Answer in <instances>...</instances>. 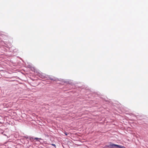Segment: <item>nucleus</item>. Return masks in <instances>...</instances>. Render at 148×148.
Returning <instances> with one entry per match:
<instances>
[{
	"instance_id": "39448f33",
	"label": "nucleus",
	"mask_w": 148,
	"mask_h": 148,
	"mask_svg": "<svg viewBox=\"0 0 148 148\" xmlns=\"http://www.w3.org/2000/svg\"><path fill=\"white\" fill-rule=\"evenodd\" d=\"M118 148H125L124 146H121L119 145V147H118Z\"/></svg>"
},
{
	"instance_id": "20e7f679",
	"label": "nucleus",
	"mask_w": 148,
	"mask_h": 148,
	"mask_svg": "<svg viewBox=\"0 0 148 148\" xmlns=\"http://www.w3.org/2000/svg\"><path fill=\"white\" fill-rule=\"evenodd\" d=\"M34 140H42V139L41 138H34Z\"/></svg>"
},
{
	"instance_id": "f03ea898",
	"label": "nucleus",
	"mask_w": 148,
	"mask_h": 148,
	"mask_svg": "<svg viewBox=\"0 0 148 148\" xmlns=\"http://www.w3.org/2000/svg\"><path fill=\"white\" fill-rule=\"evenodd\" d=\"M40 77L42 78H44L47 77V75L44 74H41L40 75Z\"/></svg>"
},
{
	"instance_id": "1a4fd4ad",
	"label": "nucleus",
	"mask_w": 148,
	"mask_h": 148,
	"mask_svg": "<svg viewBox=\"0 0 148 148\" xmlns=\"http://www.w3.org/2000/svg\"><path fill=\"white\" fill-rule=\"evenodd\" d=\"M65 134L66 135H67V134L66 133H65Z\"/></svg>"
},
{
	"instance_id": "6e6552de",
	"label": "nucleus",
	"mask_w": 148,
	"mask_h": 148,
	"mask_svg": "<svg viewBox=\"0 0 148 148\" xmlns=\"http://www.w3.org/2000/svg\"><path fill=\"white\" fill-rule=\"evenodd\" d=\"M51 145H53V146H54L55 147H56V145L55 144H51Z\"/></svg>"
},
{
	"instance_id": "423d86ee",
	"label": "nucleus",
	"mask_w": 148,
	"mask_h": 148,
	"mask_svg": "<svg viewBox=\"0 0 148 148\" xmlns=\"http://www.w3.org/2000/svg\"><path fill=\"white\" fill-rule=\"evenodd\" d=\"M105 147L106 148H112L110 146V145L108 146L106 145Z\"/></svg>"
},
{
	"instance_id": "7ed1b4c3",
	"label": "nucleus",
	"mask_w": 148,
	"mask_h": 148,
	"mask_svg": "<svg viewBox=\"0 0 148 148\" xmlns=\"http://www.w3.org/2000/svg\"><path fill=\"white\" fill-rule=\"evenodd\" d=\"M29 140L32 142L34 141V139L33 137H30L29 138Z\"/></svg>"
},
{
	"instance_id": "0eeeda50",
	"label": "nucleus",
	"mask_w": 148,
	"mask_h": 148,
	"mask_svg": "<svg viewBox=\"0 0 148 148\" xmlns=\"http://www.w3.org/2000/svg\"><path fill=\"white\" fill-rule=\"evenodd\" d=\"M49 79H50L51 80H54V79L52 77H49Z\"/></svg>"
},
{
	"instance_id": "f257e3e1",
	"label": "nucleus",
	"mask_w": 148,
	"mask_h": 148,
	"mask_svg": "<svg viewBox=\"0 0 148 148\" xmlns=\"http://www.w3.org/2000/svg\"><path fill=\"white\" fill-rule=\"evenodd\" d=\"M110 146L112 148H118V147H119V145H116L112 143H111L110 144Z\"/></svg>"
}]
</instances>
